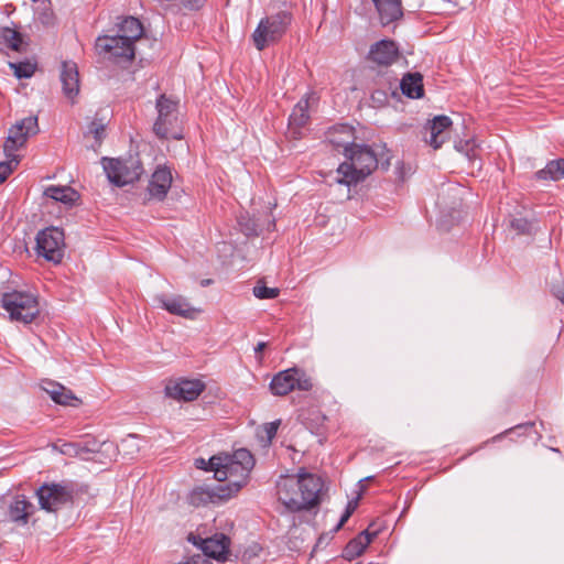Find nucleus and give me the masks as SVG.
<instances>
[{
    "label": "nucleus",
    "instance_id": "1",
    "mask_svg": "<svg viewBox=\"0 0 564 564\" xmlns=\"http://www.w3.org/2000/svg\"><path fill=\"white\" fill-rule=\"evenodd\" d=\"M208 463L215 479L225 482L216 487L214 495L220 499H229L247 484L254 458L248 449L240 448L232 454L214 455Z\"/></svg>",
    "mask_w": 564,
    "mask_h": 564
},
{
    "label": "nucleus",
    "instance_id": "2",
    "mask_svg": "<svg viewBox=\"0 0 564 564\" xmlns=\"http://www.w3.org/2000/svg\"><path fill=\"white\" fill-rule=\"evenodd\" d=\"M323 491V479L304 469H300L296 476H282L276 482L278 499L291 512L318 507Z\"/></svg>",
    "mask_w": 564,
    "mask_h": 564
},
{
    "label": "nucleus",
    "instance_id": "3",
    "mask_svg": "<svg viewBox=\"0 0 564 564\" xmlns=\"http://www.w3.org/2000/svg\"><path fill=\"white\" fill-rule=\"evenodd\" d=\"M346 161L343 162L337 173V182L347 186L362 182L378 166V160L370 147L355 144L346 150Z\"/></svg>",
    "mask_w": 564,
    "mask_h": 564
},
{
    "label": "nucleus",
    "instance_id": "4",
    "mask_svg": "<svg viewBox=\"0 0 564 564\" xmlns=\"http://www.w3.org/2000/svg\"><path fill=\"white\" fill-rule=\"evenodd\" d=\"M1 307L11 322L31 324L40 315V303L36 294L29 291L13 290L4 292L0 299Z\"/></svg>",
    "mask_w": 564,
    "mask_h": 564
},
{
    "label": "nucleus",
    "instance_id": "5",
    "mask_svg": "<svg viewBox=\"0 0 564 564\" xmlns=\"http://www.w3.org/2000/svg\"><path fill=\"white\" fill-rule=\"evenodd\" d=\"M291 20V14L285 11L261 19L252 33V41L257 50L263 51L269 45L278 42L286 32Z\"/></svg>",
    "mask_w": 564,
    "mask_h": 564
},
{
    "label": "nucleus",
    "instance_id": "6",
    "mask_svg": "<svg viewBox=\"0 0 564 564\" xmlns=\"http://www.w3.org/2000/svg\"><path fill=\"white\" fill-rule=\"evenodd\" d=\"M36 496L43 510L56 512L74 502L76 489L72 481L46 482L36 490Z\"/></svg>",
    "mask_w": 564,
    "mask_h": 564
},
{
    "label": "nucleus",
    "instance_id": "7",
    "mask_svg": "<svg viewBox=\"0 0 564 564\" xmlns=\"http://www.w3.org/2000/svg\"><path fill=\"white\" fill-rule=\"evenodd\" d=\"M156 110L154 133L161 139H182V132L177 129V102L161 95L156 100Z\"/></svg>",
    "mask_w": 564,
    "mask_h": 564
},
{
    "label": "nucleus",
    "instance_id": "8",
    "mask_svg": "<svg viewBox=\"0 0 564 564\" xmlns=\"http://www.w3.org/2000/svg\"><path fill=\"white\" fill-rule=\"evenodd\" d=\"M102 169L110 183L117 186H124L139 180L142 174V166L138 160L102 158Z\"/></svg>",
    "mask_w": 564,
    "mask_h": 564
},
{
    "label": "nucleus",
    "instance_id": "9",
    "mask_svg": "<svg viewBox=\"0 0 564 564\" xmlns=\"http://www.w3.org/2000/svg\"><path fill=\"white\" fill-rule=\"evenodd\" d=\"M95 48L99 56L115 63H127L134 58V44L118 34L98 36Z\"/></svg>",
    "mask_w": 564,
    "mask_h": 564
},
{
    "label": "nucleus",
    "instance_id": "10",
    "mask_svg": "<svg viewBox=\"0 0 564 564\" xmlns=\"http://www.w3.org/2000/svg\"><path fill=\"white\" fill-rule=\"evenodd\" d=\"M313 383L306 373L294 367L278 372L270 382V390L274 395H286L297 389L300 391H310Z\"/></svg>",
    "mask_w": 564,
    "mask_h": 564
},
{
    "label": "nucleus",
    "instance_id": "11",
    "mask_svg": "<svg viewBox=\"0 0 564 564\" xmlns=\"http://www.w3.org/2000/svg\"><path fill=\"white\" fill-rule=\"evenodd\" d=\"M64 232L57 227L45 228L36 235L37 256L45 260L59 263L64 257Z\"/></svg>",
    "mask_w": 564,
    "mask_h": 564
},
{
    "label": "nucleus",
    "instance_id": "12",
    "mask_svg": "<svg viewBox=\"0 0 564 564\" xmlns=\"http://www.w3.org/2000/svg\"><path fill=\"white\" fill-rule=\"evenodd\" d=\"M39 132L37 118L30 116L21 119L9 129L8 137L3 144V151L6 156H10L11 153L15 154L20 148L24 147L28 138Z\"/></svg>",
    "mask_w": 564,
    "mask_h": 564
},
{
    "label": "nucleus",
    "instance_id": "13",
    "mask_svg": "<svg viewBox=\"0 0 564 564\" xmlns=\"http://www.w3.org/2000/svg\"><path fill=\"white\" fill-rule=\"evenodd\" d=\"M205 389L206 384L199 379H180L167 384L165 393L174 400L189 402L196 400Z\"/></svg>",
    "mask_w": 564,
    "mask_h": 564
},
{
    "label": "nucleus",
    "instance_id": "14",
    "mask_svg": "<svg viewBox=\"0 0 564 564\" xmlns=\"http://www.w3.org/2000/svg\"><path fill=\"white\" fill-rule=\"evenodd\" d=\"M452 126V120L447 116H436L434 119L427 121L424 126L425 142L434 150L440 149L448 139V130Z\"/></svg>",
    "mask_w": 564,
    "mask_h": 564
},
{
    "label": "nucleus",
    "instance_id": "15",
    "mask_svg": "<svg viewBox=\"0 0 564 564\" xmlns=\"http://www.w3.org/2000/svg\"><path fill=\"white\" fill-rule=\"evenodd\" d=\"M162 308L170 314L182 316L184 318L194 319L199 310L193 307L191 303L182 295L167 296L164 294L155 297Z\"/></svg>",
    "mask_w": 564,
    "mask_h": 564
},
{
    "label": "nucleus",
    "instance_id": "16",
    "mask_svg": "<svg viewBox=\"0 0 564 564\" xmlns=\"http://www.w3.org/2000/svg\"><path fill=\"white\" fill-rule=\"evenodd\" d=\"M399 58V47L392 40H381L370 46L368 59L380 66H390Z\"/></svg>",
    "mask_w": 564,
    "mask_h": 564
},
{
    "label": "nucleus",
    "instance_id": "17",
    "mask_svg": "<svg viewBox=\"0 0 564 564\" xmlns=\"http://www.w3.org/2000/svg\"><path fill=\"white\" fill-rule=\"evenodd\" d=\"M230 539L224 533H216L213 536L200 539V549L206 558L212 557L225 561L229 553Z\"/></svg>",
    "mask_w": 564,
    "mask_h": 564
},
{
    "label": "nucleus",
    "instance_id": "18",
    "mask_svg": "<svg viewBox=\"0 0 564 564\" xmlns=\"http://www.w3.org/2000/svg\"><path fill=\"white\" fill-rule=\"evenodd\" d=\"M61 82L64 96L74 102L79 93V74L75 62L65 61L62 63Z\"/></svg>",
    "mask_w": 564,
    "mask_h": 564
},
{
    "label": "nucleus",
    "instance_id": "19",
    "mask_svg": "<svg viewBox=\"0 0 564 564\" xmlns=\"http://www.w3.org/2000/svg\"><path fill=\"white\" fill-rule=\"evenodd\" d=\"M172 184V173L166 166H159L149 182L148 193L150 198L162 200L165 198Z\"/></svg>",
    "mask_w": 564,
    "mask_h": 564
},
{
    "label": "nucleus",
    "instance_id": "20",
    "mask_svg": "<svg viewBox=\"0 0 564 564\" xmlns=\"http://www.w3.org/2000/svg\"><path fill=\"white\" fill-rule=\"evenodd\" d=\"M34 511L35 506L25 496L17 495L9 502L7 514L12 522L26 524Z\"/></svg>",
    "mask_w": 564,
    "mask_h": 564
},
{
    "label": "nucleus",
    "instance_id": "21",
    "mask_svg": "<svg viewBox=\"0 0 564 564\" xmlns=\"http://www.w3.org/2000/svg\"><path fill=\"white\" fill-rule=\"evenodd\" d=\"M379 15L380 23L388 25L403 17L401 0H371Z\"/></svg>",
    "mask_w": 564,
    "mask_h": 564
},
{
    "label": "nucleus",
    "instance_id": "22",
    "mask_svg": "<svg viewBox=\"0 0 564 564\" xmlns=\"http://www.w3.org/2000/svg\"><path fill=\"white\" fill-rule=\"evenodd\" d=\"M354 128L348 124L335 126L327 132L328 142L335 148H343L344 155L346 150L356 143H354Z\"/></svg>",
    "mask_w": 564,
    "mask_h": 564
},
{
    "label": "nucleus",
    "instance_id": "23",
    "mask_svg": "<svg viewBox=\"0 0 564 564\" xmlns=\"http://www.w3.org/2000/svg\"><path fill=\"white\" fill-rule=\"evenodd\" d=\"M376 533H370L369 530H365L359 533L356 538L350 540L344 549L343 556L351 561L360 556L366 547L371 543Z\"/></svg>",
    "mask_w": 564,
    "mask_h": 564
},
{
    "label": "nucleus",
    "instance_id": "24",
    "mask_svg": "<svg viewBox=\"0 0 564 564\" xmlns=\"http://www.w3.org/2000/svg\"><path fill=\"white\" fill-rule=\"evenodd\" d=\"M400 88L409 98H421L424 93L423 76L420 73H408L403 76Z\"/></svg>",
    "mask_w": 564,
    "mask_h": 564
},
{
    "label": "nucleus",
    "instance_id": "25",
    "mask_svg": "<svg viewBox=\"0 0 564 564\" xmlns=\"http://www.w3.org/2000/svg\"><path fill=\"white\" fill-rule=\"evenodd\" d=\"M308 108H310V101L308 98H302L299 100V102L294 106L290 118H289V124L290 128L293 130L294 134H297L299 129L303 128L310 120L308 115Z\"/></svg>",
    "mask_w": 564,
    "mask_h": 564
},
{
    "label": "nucleus",
    "instance_id": "26",
    "mask_svg": "<svg viewBox=\"0 0 564 564\" xmlns=\"http://www.w3.org/2000/svg\"><path fill=\"white\" fill-rule=\"evenodd\" d=\"M118 35L128 40L132 44L139 40L143 34V26L141 22L133 17L124 18L118 25Z\"/></svg>",
    "mask_w": 564,
    "mask_h": 564
},
{
    "label": "nucleus",
    "instance_id": "27",
    "mask_svg": "<svg viewBox=\"0 0 564 564\" xmlns=\"http://www.w3.org/2000/svg\"><path fill=\"white\" fill-rule=\"evenodd\" d=\"M534 177L539 181H560L564 177V159L551 160L536 171Z\"/></svg>",
    "mask_w": 564,
    "mask_h": 564
},
{
    "label": "nucleus",
    "instance_id": "28",
    "mask_svg": "<svg viewBox=\"0 0 564 564\" xmlns=\"http://www.w3.org/2000/svg\"><path fill=\"white\" fill-rule=\"evenodd\" d=\"M44 390L51 395L52 400L58 404L72 405L73 401H78L70 390L57 382H46Z\"/></svg>",
    "mask_w": 564,
    "mask_h": 564
},
{
    "label": "nucleus",
    "instance_id": "29",
    "mask_svg": "<svg viewBox=\"0 0 564 564\" xmlns=\"http://www.w3.org/2000/svg\"><path fill=\"white\" fill-rule=\"evenodd\" d=\"M44 195L48 198L67 205H72L78 197L77 192L72 187L56 185H51L46 187L44 191Z\"/></svg>",
    "mask_w": 564,
    "mask_h": 564
},
{
    "label": "nucleus",
    "instance_id": "30",
    "mask_svg": "<svg viewBox=\"0 0 564 564\" xmlns=\"http://www.w3.org/2000/svg\"><path fill=\"white\" fill-rule=\"evenodd\" d=\"M7 161L0 162V184H2L7 177L14 171L20 162V158L17 154L6 156Z\"/></svg>",
    "mask_w": 564,
    "mask_h": 564
},
{
    "label": "nucleus",
    "instance_id": "31",
    "mask_svg": "<svg viewBox=\"0 0 564 564\" xmlns=\"http://www.w3.org/2000/svg\"><path fill=\"white\" fill-rule=\"evenodd\" d=\"M18 78H30L35 72V64L30 62L9 63Z\"/></svg>",
    "mask_w": 564,
    "mask_h": 564
},
{
    "label": "nucleus",
    "instance_id": "32",
    "mask_svg": "<svg viewBox=\"0 0 564 564\" xmlns=\"http://www.w3.org/2000/svg\"><path fill=\"white\" fill-rule=\"evenodd\" d=\"M4 43L13 51H20L22 45V36L12 29H4L2 33Z\"/></svg>",
    "mask_w": 564,
    "mask_h": 564
},
{
    "label": "nucleus",
    "instance_id": "33",
    "mask_svg": "<svg viewBox=\"0 0 564 564\" xmlns=\"http://www.w3.org/2000/svg\"><path fill=\"white\" fill-rule=\"evenodd\" d=\"M279 289L268 288L265 285H256L253 288V295L258 299H275L279 295Z\"/></svg>",
    "mask_w": 564,
    "mask_h": 564
},
{
    "label": "nucleus",
    "instance_id": "34",
    "mask_svg": "<svg viewBox=\"0 0 564 564\" xmlns=\"http://www.w3.org/2000/svg\"><path fill=\"white\" fill-rule=\"evenodd\" d=\"M455 148L457 151L464 153L469 161H474L476 159V152H475V141L474 140H467V141H459L455 144Z\"/></svg>",
    "mask_w": 564,
    "mask_h": 564
},
{
    "label": "nucleus",
    "instance_id": "35",
    "mask_svg": "<svg viewBox=\"0 0 564 564\" xmlns=\"http://www.w3.org/2000/svg\"><path fill=\"white\" fill-rule=\"evenodd\" d=\"M88 132L93 134L98 142H100L105 134V123L102 120L94 119L89 124Z\"/></svg>",
    "mask_w": 564,
    "mask_h": 564
},
{
    "label": "nucleus",
    "instance_id": "36",
    "mask_svg": "<svg viewBox=\"0 0 564 564\" xmlns=\"http://www.w3.org/2000/svg\"><path fill=\"white\" fill-rule=\"evenodd\" d=\"M534 423H524V424H519L514 427H511V429H508L506 430L505 432L500 433V434H497L496 436H494L489 442H497V441H500L505 435H510V434H513L516 432H527L528 430H531L533 427Z\"/></svg>",
    "mask_w": 564,
    "mask_h": 564
},
{
    "label": "nucleus",
    "instance_id": "37",
    "mask_svg": "<svg viewBox=\"0 0 564 564\" xmlns=\"http://www.w3.org/2000/svg\"><path fill=\"white\" fill-rule=\"evenodd\" d=\"M279 421L270 422L264 425V432L269 442H271L276 435L279 429Z\"/></svg>",
    "mask_w": 564,
    "mask_h": 564
},
{
    "label": "nucleus",
    "instance_id": "38",
    "mask_svg": "<svg viewBox=\"0 0 564 564\" xmlns=\"http://www.w3.org/2000/svg\"><path fill=\"white\" fill-rule=\"evenodd\" d=\"M180 564H210L208 558H206L202 554H195L191 557H188L185 562Z\"/></svg>",
    "mask_w": 564,
    "mask_h": 564
},
{
    "label": "nucleus",
    "instance_id": "39",
    "mask_svg": "<svg viewBox=\"0 0 564 564\" xmlns=\"http://www.w3.org/2000/svg\"><path fill=\"white\" fill-rule=\"evenodd\" d=\"M552 293L556 299L564 303V276L560 284H554L552 286Z\"/></svg>",
    "mask_w": 564,
    "mask_h": 564
},
{
    "label": "nucleus",
    "instance_id": "40",
    "mask_svg": "<svg viewBox=\"0 0 564 564\" xmlns=\"http://www.w3.org/2000/svg\"><path fill=\"white\" fill-rule=\"evenodd\" d=\"M351 517L349 511L345 510V512L341 514L337 525L335 527L334 531L337 532L340 530V528L348 521V519Z\"/></svg>",
    "mask_w": 564,
    "mask_h": 564
},
{
    "label": "nucleus",
    "instance_id": "41",
    "mask_svg": "<svg viewBox=\"0 0 564 564\" xmlns=\"http://www.w3.org/2000/svg\"><path fill=\"white\" fill-rule=\"evenodd\" d=\"M195 465H196L197 468H202V469H205V470H210V466H209L208 460L206 462L204 458L196 459Z\"/></svg>",
    "mask_w": 564,
    "mask_h": 564
},
{
    "label": "nucleus",
    "instance_id": "42",
    "mask_svg": "<svg viewBox=\"0 0 564 564\" xmlns=\"http://www.w3.org/2000/svg\"><path fill=\"white\" fill-rule=\"evenodd\" d=\"M357 506H358V500L357 499L356 500H350V501H348L345 510L349 511V513L352 514L354 511L356 510Z\"/></svg>",
    "mask_w": 564,
    "mask_h": 564
},
{
    "label": "nucleus",
    "instance_id": "43",
    "mask_svg": "<svg viewBox=\"0 0 564 564\" xmlns=\"http://www.w3.org/2000/svg\"><path fill=\"white\" fill-rule=\"evenodd\" d=\"M134 440H135V436L129 435L127 438L122 440L120 447L123 449L126 447H130L131 446L130 443H132Z\"/></svg>",
    "mask_w": 564,
    "mask_h": 564
},
{
    "label": "nucleus",
    "instance_id": "44",
    "mask_svg": "<svg viewBox=\"0 0 564 564\" xmlns=\"http://www.w3.org/2000/svg\"><path fill=\"white\" fill-rule=\"evenodd\" d=\"M265 347H267V344L264 341L258 343V345L254 348L256 355H260Z\"/></svg>",
    "mask_w": 564,
    "mask_h": 564
},
{
    "label": "nucleus",
    "instance_id": "45",
    "mask_svg": "<svg viewBox=\"0 0 564 564\" xmlns=\"http://www.w3.org/2000/svg\"><path fill=\"white\" fill-rule=\"evenodd\" d=\"M372 98L379 101H383L386 99V94L382 91H376L373 93Z\"/></svg>",
    "mask_w": 564,
    "mask_h": 564
},
{
    "label": "nucleus",
    "instance_id": "46",
    "mask_svg": "<svg viewBox=\"0 0 564 564\" xmlns=\"http://www.w3.org/2000/svg\"><path fill=\"white\" fill-rule=\"evenodd\" d=\"M522 220L521 219H516L512 221V227L519 229V230H523V227L521 225Z\"/></svg>",
    "mask_w": 564,
    "mask_h": 564
},
{
    "label": "nucleus",
    "instance_id": "47",
    "mask_svg": "<svg viewBox=\"0 0 564 564\" xmlns=\"http://www.w3.org/2000/svg\"><path fill=\"white\" fill-rule=\"evenodd\" d=\"M202 6V0H195V4L191 6L192 9H198Z\"/></svg>",
    "mask_w": 564,
    "mask_h": 564
},
{
    "label": "nucleus",
    "instance_id": "48",
    "mask_svg": "<svg viewBox=\"0 0 564 564\" xmlns=\"http://www.w3.org/2000/svg\"><path fill=\"white\" fill-rule=\"evenodd\" d=\"M210 283V280L203 281V285H208Z\"/></svg>",
    "mask_w": 564,
    "mask_h": 564
},
{
    "label": "nucleus",
    "instance_id": "49",
    "mask_svg": "<svg viewBox=\"0 0 564 564\" xmlns=\"http://www.w3.org/2000/svg\"><path fill=\"white\" fill-rule=\"evenodd\" d=\"M356 564H361V563H356Z\"/></svg>",
    "mask_w": 564,
    "mask_h": 564
}]
</instances>
